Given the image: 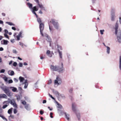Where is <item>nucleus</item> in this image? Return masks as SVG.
Wrapping results in <instances>:
<instances>
[{
    "instance_id": "nucleus-1",
    "label": "nucleus",
    "mask_w": 121,
    "mask_h": 121,
    "mask_svg": "<svg viewBox=\"0 0 121 121\" xmlns=\"http://www.w3.org/2000/svg\"><path fill=\"white\" fill-rule=\"evenodd\" d=\"M118 24L117 22L115 26V34L117 36V41L120 43H121V30L120 29H118Z\"/></svg>"
},
{
    "instance_id": "nucleus-2",
    "label": "nucleus",
    "mask_w": 121,
    "mask_h": 121,
    "mask_svg": "<svg viewBox=\"0 0 121 121\" xmlns=\"http://www.w3.org/2000/svg\"><path fill=\"white\" fill-rule=\"evenodd\" d=\"M72 110L75 112L77 116V117L79 119L80 117V115L78 114V115L77 114L76 112L77 111V108L76 105L74 103H73L72 104Z\"/></svg>"
},
{
    "instance_id": "nucleus-3",
    "label": "nucleus",
    "mask_w": 121,
    "mask_h": 121,
    "mask_svg": "<svg viewBox=\"0 0 121 121\" xmlns=\"http://www.w3.org/2000/svg\"><path fill=\"white\" fill-rule=\"evenodd\" d=\"M62 82V81L60 78L58 76L57 77L56 79L54 81V84L58 86L60 85Z\"/></svg>"
},
{
    "instance_id": "nucleus-4",
    "label": "nucleus",
    "mask_w": 121,
    "mask_h": 121,
    "mask_svg": "<svg viewBox=\"0 0 121 121\" xmlns=\"http://www.w3.org/2000/svg\"><path fill=\"white\" fill-rule=\"evenodd\" d=\"M51 22L55 28L57 29H59V25L57 21L54 20L52 19L51 21Z\"/></svg>"
},
{
    "instance_id": "nucleus-5",
    "label": "nucleus",
    "mask_w": 121,
    "mask_h": 121,
    "mask_svg": "<svg viewBox=\"0 0 121 121\" xmlns=\"http://www.w3.org/2000/svg\"><path fill=\"white\" fill-rule=\"evenodd\" d=\"M59 73H63L64 71V69L63 67V64L61 63V66H58L57 70Z\"/></svg>"
},
{
    "instance_id": "nucleus-6",
    "label": "nucleus",
    "mask_w": 121,
    "mask_h": 121,
    "mask_svg": "<svg viewBox=\"0 0 121 121\" xmlns=\"http://www.w3.org/2000/svg\"><path fill=\"white\" fill-rule=\"evenodd\" d=\"M8 100L10 101V103L11 104L13 105L14 107L16 108H17V105L16 104L14 99H13L11 100L9 99H8Z\"/></svg>"
},
{
    "instance_id": "nucleus-7",
    "label": "nucleus",
    "mask_w": 121,
    "mask_h": 121,
    "mask_svg": "<svg viewBox=\"0 0 121 121\" xmlns=\"http://www.w3.org/2000/svg\"><path fill=\"white\" fill-rule=\"evenodd\" d=\"M0 87L6 94L9 91L7 87L6 86H0Z\"/></svg>"
},
{
    "instance_id": "nucleus-8",
    "label": "nucleus",
    "mask_w": 121,
    "mask_h": 121,
    "mask_svg": "<svg viewBox=\"0 0 121 121\" xmlns=\"http://www.w3.org/2000/svg\"><path fill=\"white\" fill-rule=\"evenodd\" d=\"M35 1L37 3L39 8L42 10H45V9L43 5L41 3H39L38 0H35Z\"/></svg>"
},
{
    "instance_id": "nucleus-9",
    "label": "nucleus",
    "mask_w": 121,
    "mask_h": 121,
    "mask_svg": "<svg viewBox=\"0 0 121 121\" xmlns=\"http://www.w3.org/2000/svg\"><path fill=\"white\" fill-rule=\"evenodd\" d=\"M38 10V9L36 8V6L33 7L31 10L32 12V13L36 15L37 18L38 17V16L36 14L35 12V11H37Z\"/></svg>"
},
{
    "instance_id": "nucleus-10",
    "label": "nucleus",
    "mask_w": 121,
    "mask_h": 121,
    "mask_svg": "<svg viewBox=\"0 0 121 121\" xmlns=\"http://www.w3.org/2000/svg\"><path fill=\"white\" fill-rule=\"evenodd\" d=\"M39 28L40 30V32L42 36H43V34L42 33V31L43 29L44 24L43 23L40 24Z\"/></svg>"
},
{
    "instance_id": "nucleus-11",
    "label": "nucleus",
    "mask_w": 121,
    "mask_h": 121,
    "mask_svg": "<svg viewBox=\"0 0 121 121\" xmlns=\"http://www.w3.org/2000/svg\"><path fill=\"white\" fill-rule=\"evenodd\" d=\"M58 66H54L52 65H51L50 66L51 69L53 71H57Z\"/></svg>"
},
{
    "instance_id": "nucleus-12",
    "label": "nucleus",
    "mask_w": 121,
    "mask_h": 121,
    "mask_svg": "<svg viewBox=\"0 0 121 121\" xmlns=\"http://www.w3.org/2000/svg\"><path fill=\"white\" fill-rule=\"evenodd\" d=\"M0 77L2 78L5 82H8V78L5 75H1L0 76Z\"/></svg>"
},
{
    "instance_id": "nucleus-13",
    "label": "nucleus",
    "mask_w": 121,
    "mask_h": 121,
    "mask_svg": "<svg viewBox=\"0 0 121 121\" xmlns=\"http://www.w3.org/2000/svg\"><path fill=\"white\" fill-rule=\"evenodd\" d=\"M8 98L7 96L4 94H0V98L7 99Z\"/></svg>"
},
{
    "instance_id": "nucleus-14",
    "label": "nucleus",
    "mask_w": 121,
    "mask_h": 121,
    "mask_svg": "<svg viewBox=\"0 0 121 121\" xmlns=\"http://www.w3.org/2000/svg\"><path fill=\"white\" fill-rule=\"evenodd\" d=\"M104 45L106 48L107 53V54H109L110 53V47L104 44Z\"/></svg>"
},
{
    "instance_id": "nucleus-15",
    "label": "nucleus",
    "mask_w": 121,
    "mask_h": 121,
    "mask_svg": "<svg viewBox=\"0 0 121 121\" xmlns=\"http://www.w3.org/2000/svg\"><path fill=\"white\" fill-rule=\"evenodd\" d=\"M65 118L68 120L69 121L70 120V117L68 113L66 112H65Z\"/></svg>"
},
{
    "instance_id": "nucleus-16",
    "label": "nucleus",
    "mask_w": 121,
    "mask_h": 121,
    "mask_svg": "<svg viewBox=\"0 0 121 121\" xmlns=\"http://www.w3.org/2000/svg\"><path fill=\"white\" fill-rule=\"evenodd\" d=\"M58 99H64L65 98V96L63 94H59V96L58 97Z\"/></svg>"
},
{
    "instance_id": "nucleus-17",
    "label": "nucleus",
    "mask_w": 121,
    "mask_h": 121,
    "mask_svg": "<svg viewBox=\"0 0 121 121\" xmlns=\"http://www.w3.org/2000/svg\"><path fill=\"white\" fill-rule=\"evenodd\" d=\"M45 36L46 37V39L49 42H50L51 41V39L48 35L45 34L43 35V36Z\"/></svg>"
},
{
    "instance_id": "nucleus-18",
    "label": "nucleus",
    "mask_w": 121,
    "mask_h": 121,
    "mask_svg": "<svg viewBox=\"0 0 121 121\" xmlns=\"http://www.w3.org/2000/svg\"><path fill=\"white\" fill-rule=\"evenodd\" d=\"M46 53L47 55L50 57H51L52 56V53H51L50 51L49 50L47 51Z\"/></svg>"
},
{
    "instance_id": "nucleus-19",
    "label": "nucleus",
    "mask_w": 121,
    "mask_h": 121,
    "mask_svg": "<svg viewBox=\"0 0 121 121\" xmlns=\"http://www.w3.org/2000/svg\"><path fill=\"white\" fill-rule=\"evenodd\" d=\"M8 73L9 75L11 76L13 75L14 74V72L11 70L9 71L8 72Z\"/></svg>"
},
{
    "instance_id": "nucleus-20",
    "label": "nucleus",
    "mask_w": 121,
    "mask_h": 121,
    "mask_svg": "<svg viewBox=\"0 0 121 121\" xmlns=\"http://www.w3.org/2000/svg\"><path fill=\"white\" fill-rule=\"evenodd\" d=\"M19 79L20 80V82L23 84V81L25 79L24 78L20 76L19 77Z\"/></svg>"
},
{
    "instance_id": "nucleus-21",
    "label": "nucleus",
    "mask_w": 121,
    "mask_h": 121,
    "mask_svg": "<svg viewBox=\"0 0 121 121\" xmlns=\"http://www.w3.org/2000/svg\"><path fill=\"white\" fill-rule=\"evenodd\" d=\"M10 88L12 89V91L14 92H18L17 89L16 88L13 87H11Z\"/></svg>"
},
{
    "instance_id": "nucleus-22",
    "label": "nucleus",
    "mask_w": 121,
    "mask_h": 121,
    "mask_svg": "<svg viewBox=\"0 0 121 121\" xmlns=\"http://www.w3.org/2000/svg\"><path fill=\"white\" fill-rule=\"evenodd\" d=\"M7 96L10 97H11L13 95V94L12 92L9 91L6 94Z\"/></svg>"
},
{
    "instance_id": "nucleus-23",
    "label": "nucleus",
    "mask_w": 121,
    "mask_h": 121,
    "mask_svg": "<svg viewBox=\"0 0 121 121\" xmlns=\"http://www.w3.org/2000/svg\"><path fill=\"white\" fill-rule=\"evenodd\" d=\"M24 83L25 86L24 87V88L25 89H26L27 88L28 85L27 80H25Z\"/></svg>"
},
{
    "instance_id": "nucleus-24",
    "label": "nucleus",
    "mask_w": 121,
    "mask_h": 121,
    "mask_svg": "<svg viewBox=\"0 0 121 121\" xmlns=\"http://www.w3.org/2000/svg\"><path fill=\"white\" fill-rule=\"evenodd\" d=\"M22 33V32H20L19 33L18 35L17 36V40H18L20 39V38L21 36Z\"/></svg>"
},
{
    "instance_id": "nucleus-25",
    "label": "nucleus",
    "mask_w": 121,
    "mask_h": 121,
    "mask_svg": "<svg viewBox=\"0 0 121 121\" xmlns=\"http://www.w3.org/2000/svg\"><path fill=\"white\" fill-rule=\"evenodd\" d=\"M10 103V101H4L3 103V104L7 105L8 106Z\"/></svg>"
},
{
    "instance_id": "nucleus-26",
    "label": "nucleus",
    "mask_w": 121,
    "mask_h": 121,
    "mask_svg": "<svg viewBox=\"0 0 121 121\" xmlns=\"http://www.w3.org/2000/svg\"><path fill=\"white\" fill-rule=\"evenodd\" d=\"M115 17L116 16L115 14H112L111 17V20L112 21H114Z\"/></svg>"
},
{
    "instance_id": "nucleus-27",
    "label": "nucleus",
    "mask_w": 121,
    "mask_h": 121,
    "mask_svg": "<svg viewBox=\"0 0 121 121\" xmlns=\"http://www.w3.org/2000/svg\"><path fill=\"white\" fill-rule=\"evenodd\" d=\"M27 5H28V7L30 9V10H31V9H32V4H30V3H27Z\"/></svg>"
},
{
    "instance_id": "nucleus-28",
    "label": "nucleus",
    "mask_w": 121,
    "mask_h": 121,
    "mask_svg": "<svg viewBox=\"0 0 121 121\" xmlns=\"http://www.w3.org/2000/svg\"><path fill=\"white\" fill-rule=\"evenodd\" d=\"M2 41L3 42V44L6 45L8 44V41L5 40H3L2 41H1V43L2 42Z\"/></svg>"
},
{
    "instance_id": "nucleus-29",
    "label": "nucleus",
    "mask_w": 121,
    "mask_h": 121,
    "mask_svg": "<svg viewBox=\"0 0 121 121\" xmlns=\"http://www.w3.org/2000/svg\"><path fill=\"white\" fill-rule=\"evenodd\" d=\"M57 48L58 52H59V51H60V50H62V48L59 45H57Z\"/></svg>"
},
{
    "instance_id": "nucleus-30",
    "label": "nucleus",
    "mask_w": 121,
    "mask_h": 121,
    "mask_svg": "<svg viewBox=\"0 0 121 121\" xmlns=\"http://www.w3.org/2000/svg\"><path fill=\"white\" fill-rule=\"evenodd\" d=\"M22 97V96L21 95H18L17 96V99L18 101L20 100Z\"/></svg>"
},
{
    "instance_id": "nucleus-31",
    "label": "nucleus",
    "mask_w": 121,
    "mask_h": 121,
    "mask_svg": "<svg viewBox=\"0 0 121 121\" xmlns=\"http://www.w3.org/2000/svg\"><path fill=\"white\" fill-rule=\"evenodd\" d=\"M57 107L60 108H62V107L60 104L58 103H57Z\"/></svg>"
},
{
    "instance_id": "nucleus-32",
    "label": "nucleus",
    "mask_w": 121,
    "mask_h": 121,
    "mask_svg": "<svg viewBox=\"0 0 121 121\" xmlns=\"http://www.w3.org/2000/svg\"><path fill=\"white\" fill-rule=\"evenodd\" d=\"M12 109L13 108H11L10 109H9L8 111V113L9 114H11L12 112Z\"/></svg>"
},
{
    "instance_id": "nucleus-33",
    "label": "nucleus",
    "mask_w": 121,
    "mask_h": 121,
    "mask_svg": "<svg viewBox=\"0 0 121 121\" xmlns=\"http://www.w3.org/2000/svg\"><path fill=\"white\" fill-rule=\"evenodd\" d=\"M119 68L120 70H121V58H120L119 62Z\"/></svg>"
},
{
    "instance_id": "nucleus-34",
    "label": "nucleus",
    "mask_w": 121,
    "mask_h": 121,
    "mask_svg": "<svg viewBox=\"0 0 121 121\" xmlns=\"http://www.w3.org/2000/svg\"><path fill=\"white\" fill-rule=\"evenodd\" d=\"M58 53L60 58H62V52L60 51H59V52H58Z\"/></svg>"
},
{
    "instance_id": "nucleus-35",
    "label": "nucleus",
    "mask_w": 121,
    "mask_h": 121,
    "mask_svg": "<svg viewBox=\"0 0 121 121\" xmlns=\"http://www.w3.org/2000/svg\"><path fill=\"white\" fill-rule=\"evenodd\" d=\"M54 93L57 97H58L59 96V95L60 94L57 91H55L54 92Z\"/></svg>"
},
{
    "instance_id": "nucleus-36",
    "label": "nucleus",
    "mask_w": 121,
    "mask_h": 121,
    "mask_svg": "<svg viewBox=\"0 0 121 121\" xmlns=\"http://www.w3.org/2000/svg\"><path fill=\"white\" fill-rule=\"evenodd\" d=\"M6 23L8 24V25H10V26H14V25L12 23L9 22H6Z\"/></svg>"
},
{
    "instance_id": "nucleus-37",
    "label": "nucleus",
    "mask_w": 121,
    "mask_h": 121,
    "mask_svg": "<svg viewBox=\"0 0 121 121\" xmlns=\"http://www.w3.org/2000/svg\"><path fill=\"white\" fill-rule=\"evenodd\" d=\"M104 30H100V32L101 35H102L104 34Z\"/></svg>"
},
{
    "instance_id": "nucleus-38",
    "label": "nucleus",
    "mask_w": 121,
    "mask_h": 121,
    "mask_svg": "<svg viewBox=\"0 0 121 121\" xmlns=\"http://www.w3.org/2000/svg\"><path fill=\"white\" fill-rule=\"evenodd\" d=\"M119 21L120 24H121V13L119 16Z\"/></svg>"
},
{
    "instance_id": "nucleus-39",
    "label": "nucleus",
    "mask_w": 121,
    "mask_h": 121,
    "mask_svg": "<svg viewBox=\"0 0 121 121\" xmlns=\"http://www.w3.org/2000/svg\"><path fill=\"white\" fill-rule=\"evenodd\" d=\"M5 33L4 34H8L9 32L8 30L6 29H5L4 30Z\"/></svg>"
},
{
    "instance_id": "nucleus-40",
    "label": "nucleus",
    "mask_w": 121,
    "mask_h": 121,
    "mask_svg": "<svg viewBox=\"0 0 121 121\" xmlns=\"http://www.w3.org/2000/svg\"><path fill=\"white\" fill-rule=\"evenodd\" d=\"M28 106L29 105L28 104H26L25 106V108L27 110L29 109Z\"/></svg>"
},
{
    "instance_id": "nucleus-41",
    "label": "nucleus",
    "mask_w": 121,
    "mask_h": 121,
    "mask_svg": "<svg viewBox=\"0 0 121 121\" xmlns=\"http://www.w3.org/2000/svg\"><path fill=\"white\" fill-rule=\"evenodd\" d=\"M49 27L50 31V32L52 31V28L50 26L49 24Z\"/></svg>"
},
{
    "instance_id": "nucleus-42",
    "label": "nucleus",
    "mask_w": 121,
    "mask_h": 121,
    "mask_svg": "<svg viewBox=\"0 0 121 121\" xmlns=\"http://www.w3.org/2000/svg\"><path fill=\"white\" fill-rule=\"evenodd\" d=\"M4 105L2 106V108L3 109H4L6 107H7L8 106L7 105L3 104Z\"/></svg>"
},
{
    "instance_id": "nucleus-43",
    "label": "nucleus",
    "mask_w": 121,
    "mask_h": 121,
    "mask_svg": "<svg viewBox=\"0 0 121 121\" xmlns=\"http://www.w3.org/2000/svg\"><path fill=\"white\" fill-rule=\"evenodd\" d=\"M37 21L39 23V24H40L41 23V21L40 18H37Z\"/></svg>"
},
{
    "instance_id": "nucleus-44",
    "label": "nucleus",
    "mask_w": 121,
    "mask_h": 121,
    "mask_svg": "<svg viewBox=\"0 0 121 121\" xmlns=\"http://www.w3.org/2000/svg\"><path fill=\"white\" fill-rule=\"evenodd\" d=\"M19 66L20 67H22L23 66V64L22 63H19Z\"/></svg>"
},
{
    "instance_id": "nucleus-45",
    "label": "nucleus",
    "mask_w": 121,
    "mask_h": 121,
    "mask_svg": "<svg viewBox=\"0 0 121 121\" xmlns=\"http://www.w3.org/2000/svg\"><path fill=\"white\" fill-rule=\"evenodd\" d=\"M5 71V70L4 69H2L0 71V73H4Z\"/></svg>"
},
{
    "instance_id": "nucleus-46",
    "label": "nucleus",
    "mask_w": 121,
    "mask_h": 121,
    "mask_svg": "<svg viewBox=\"0 0 121 121\" xmlns=\"http://www.w3.org/2000/svg\"><path fill=\"white\" fill-rule=\"evenodd\" d=\"M17 63L16 62H14L13 64V65L14 66H16L17 65Z\"/></svg>"
},
{
    "instance_id": "nucleus-47",
    "label": "nucleus",
    "mask_w": 121,
    "mask_h": 121,
    "mask_svg": "<svg viewBox=\"0 0 121 121\" xmlns=\"http://www.w3.org/2000/svg\"><path fill=\"white\" fill-rule=\"evenodd\" d=\"M49 96L50 97H51L52 99L54 100H55V99L53 97H52V96L50 94H49Z\"/></svg>"
},
{
    "instance_id": "nucleus-48",
    "label": "nucleus",
    "mask_w": 121,
    "mask_h": 121,
    "mask_svg": "<svg viewBox=\"0 0 121 121\" xmlns=\"http://www.w3.org/2000/svg\"><path fill=\"white\" fill-rule=\"evenodd\" d=\"M17 112V110L15 109H14L13 110V112L14 114H16Z\"/></svg>"
},
{
    "instance_id": "nucleus-49",
    "label": "nucleus",
    "mask_w": 121,
    "mask_h": 121,
    "mask_svg": "<svg viewBox=\"0 0 121 121\" xmlns=\"http://www.w3.org/2000/svg\"><path fill=\"white\" fill-rule=\"evenodd\" d=\"M19 44L22 46V48H23V44L21 42H19Z\"/></svg>"
},
{
    "instance_id": "nucleus-50",
    "label": "nucleus",
    "mask_w": 121,
    "mask_h": 121,
    "mask_svg": "<svg viewBox=\"0 0 121 121\" xmlns=\"http://www.w3.org/2000/svg\"><path fill=\"white\" fill-rule=\"evenodd\" d=\"M13 82V81L11 79H10L8 81V83H12Z\"/></svg>"
},
{
    "instance_id": "nucleus-51",
    "label": "nucleus",
    "mask_w": 121,
    "mask_h": 121,
    "mask_svg": "<svg viewBox=\"0 0 121 121\" xmlns=\"http://www.w3.org/2000/svg\"><path fill=\"white\" fill-rule=\"evenodd\" d=\"M13 80L15 82H17L18 81V80L16 78H14L13 79Z\"/></svg>"
},
{
    "instance_id": "nucleus-52",
    "label": "nucleus",
    "mask_w": 121,
    "mask_h": 121,
    "mask_svg": "<svg viewBox=\"0 0 121 121\" xmlns=\"http://www.w3.org/2000/svg\"><path fill=\"white\" fill-rule=\"evenodd\" d=\"M13 52L15 54H16L17 53V52L16 50L15 49H13Z\"/></svg>"
},
{
    "instance_id": "nucleus-53",
    "label": "nucleus",
    "mask_w": 121,
    "mask_h": 121,
    "mask_svg": "<svg viewBox=\"0 0 121 121\" xmlns=\"http://www.w3.org/2000/svg\"><path fill=\"white\" fill-rule=\"evenodd\" d=\"M4 35L5 37L8 38L9 39V37L7 34H4Z\"/></svg>"
},
{
    "instance_id": "nucleus-54",
    "label": "nucleus",
    "mask_w": 121,
    "mask_h": 121,
    "mask_svg": "<svg viewBox=\"0 0 121 121\" xmlns=\"http://www.w3.org/2000/svg\"><path fill=\"white\" fill-rule=\"evenodd\" d=\"M26 103V102L25 101H23L22 102V103L23 105H25Z\"/></svg>"
},
{
    "instance_id": "nucleus-55",
    "label": "nucleus",
    "mask_w": 121,
    "mask_h": 121,
    "mask_svg": "<svg viewBox=\"0 0 121 121\" xmlns=\"http://www.w3.org/2000/svg\"><path fill=\"white\" fill-rule=\"evenodd\" d=\"M73 91V89H70L69 91V92L70 93H71Z\"/></svg>"
},
{
    "instance_id": "nucleus-56",
    "label": "nucleus",
    "mask_w": 121,
    "mask_h": 121,
    "mask_svg": "<svg viewBox=\"0 0 121 121\" xmlns=\"http://www.w3.org/2000/svg\"><path fill=\"white\" fill-rule=\"evenodd\" d=\"M53 113H52L51 112L50 113V117L51 118H53V116H52Z\"/></svg>"
},
{
    "instance_id": "nucleus-57",
    "label": "nucleus",
    "mask_w": 121,
    "mask_h": 121,
    "mask_svg": "<svg viewBox=\"0 0 121 121\" xmlns=\"http://www.w3.org/2000/svg\"><path fill=\"white\" fill-rule=\"evenodd\" d=\"M43 112L42 111H40V114L42 115L43 114Z\"/></svg>"
},
{
    "instance_id": "nucleus-58",
    "label": "nucleus",
    "mask_w": 121,
    "mask_h": 121,
    "mask_svg": "<svg viewBox=\"0 0 121 121\" xmlns=\"http://www.w3.org/2000/svg\"><path fill=\"white\" fill-rule=\"evenodd\" d=\"M2 118H3L4 120H5L6 121H7V120L6 118L4 117L3 116L2 117Z\"/></svg>"
},
{
    "instance_id": "nucleus-59",
    "label": "nucleus",
    "mask_w": 121,
    "mask_h": 121,
    "mask_svg": "<svg viewBox=\"0 0 121 121\" xmlns=\"http://www.w3.org/2000/svg\"><path fill=\"white\" fill-rule=\"evenodd\" d=\"M12 29L14 30H16V28L14 27H12Z\"/></svg>"
},
{
    "instance_id": "nucleus-60",
    "label": "nucleus",
    "mask_w": 121,
    "mask_h": 121,
    "mask_svg": "<svg viewBox=\"0 0 121 121\" xmlns=\"http://www.w3.org/2000/svg\"><path fill=\"white\" fill-rule=\"evenodd\" d=\"M3 50V48L2 47L0 48V51H2Z\"/></svg>"
},
{
    "instance_id": "nucleus-61",
    "label": "nucleus",
    "mask_w": 121,
    "mask_h": 121,
    "mask_svg": "<svg viewBox=\"0 0 121 121\" xmlns=\"http://www.w3.org/2000/svg\"><path fill=\"white\" fill-rule=\"evenodd\" d=\"M11 42H12L13 43L14 42V39H12L11 40Z\"/></svg>"
},
{
    "instance_id": "nucleus-62",
    "label": "nucleus",
    "mask_w": 121,
    "mask_h": 121,
    "mask_svg": "<svg viewBox=\"0 0 121 121\" xmlns=\"http://www.w3.org/2000/svg\"><path fill=\"white\" fill-rule=\"evenodd\" d=\"M3 22L2 21L0 20V24H3Z\"/></svg>"
},
{
    "instance_id": "nucleus-63",
    "label": "nucleus",
    "mask_w": 121,
    "mask_h": 121,
    "mask_svg": "<svg viewBox=\"0 0 121 121\" xmlns=\"http://www.w3.org/2000/svg\"><path fill=\"white\" fill-rule=\"evenodd\" d=\"M46 101L45 100H44L43 101V103L44 104L46 103Z\"/></svg>"
},
{
    "instance_id": "nucleus-64",
    "label": "nucleus",
    "mask_w": 121,
    "mask_h": 121,
    "mask_svg": "<svg viewBox=\"0 0 121 121\" xmlns=\"http://www.w3.org/2000/svg\"><path fill=\"white\" fill-rule=\"evenodd\" d=\"M23 64L25 65H27V64L26 62L24 63Z\"/></svg>"
}]
</instances>
